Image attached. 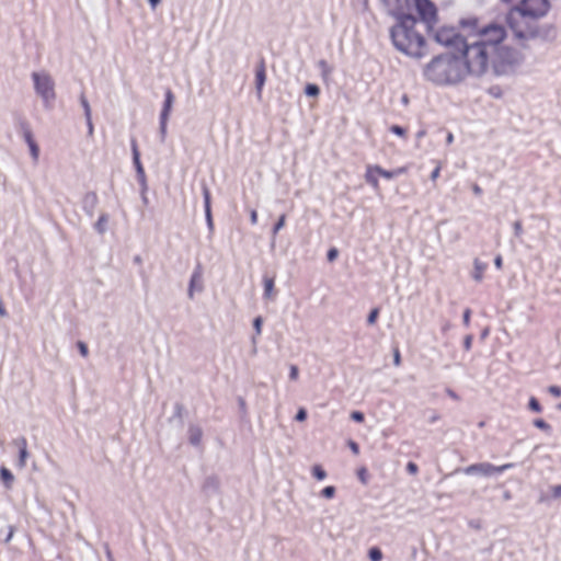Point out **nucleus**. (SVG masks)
Masks as SVG:
<instances>
[{
    "instance_id": "e433bc0d",
    "label": "nucleus",
    "mask_w": 561,
    "mask_h": 561,
    "mask_svg": "<svg viewBox=\"0 0 561 561\" xmlns=\"http://www.w3.org/2000/svg\"><path fill=\"white\" fill-rule=\"evenodd\" d=\"M262 323H263V320L261 317L254 318L253 328L255 330L256 335H261V333H262Z\"/></svg>"
},
{
    "instance_id": "2eb2a0df",
    "label": "nucleus",
    "mask_w": 561,
    "mask_h": 561,
    "mask_svg": "<svg viewBox=\"0 0 561 561\" xmlns=\"http://www.w3.org/2000/svg\"><path fill=\"white\" fill-rule=\"evenodd\" d=\"M203 432L197 425H190L188 427V439L193 446H199L202 443Z\"/></svg>"
},
{
    "instance_id": "7ed1b4c3",
    "label": "nucleus",
    "mask_w": 561,
    "mask_h": 561,
    "mask_svg": "<svg viewBox=\"0 0 561 561\" xmlns=\"http://www.w3.org/2000/svg\"><path fill=\"white\" fill-rule=\"evenodd\" d=\"M549 0H520L507 14L506 21L518 39L535 38L538 30L527 26L528 22H536L545 18L550 11Z\"/></svg>"
},
{
    "instance_id": "2f4dec72",
    "label": "nucleus",
    "mask_w": 561,
    "mask_h": 561,
    "mask_svg": "<svg viewBox=\"0 0 561 561\" xmlns=\"http://www.w3.org/2000/svg\"><path fill=\"white\" fill-rule=\"evenodd\" d=\"M318 66H319V68L321 69L323 77H328V76H330V75H331L332 69H331V67L328 65V62H327L325 60H320V61L318 62Z\"/></svg>"
},
{
    "instance_id": "864d4df0",
    "label": "nucleus",
    "mask_w": 561,
    "mask_h": 561,
    "mask_svg": "<svg viewBox=\"0 0 561 561\" xmlns=\"http://www.w3.org/2000/svg\"><path fill=\"white\" fill-rule=\"evenodd\" d=\"M78 347H79L80 354L83 357L88 356V347H87V345L83 342H79L78 343Z\"/></svg>"
},
{
    "instance_id": "39448f33",
    "label": "nucleus",
    "mask_w": 561,
    "mask_h": 561,
    "mask_svg": "<svg viewBox=\"0 0 561 561\" xmlns=\"http://www.w3.org/2000/svg\"><path fill=\"white\" fill-rule=\"evenodd\" d=\"M31 78L36 95L44 106H50L56 100L55 81L51 76L45 70H39L32 72Z\"/></svg>"
},
{
    "instance_id": "c85d7f7f",
    "label": "nucleus",
    "mask_w": 561,
    "mask_h": 561,
    "mask_svg": "<svg viewBox=\"0 0 561 561\" xmlns=\"http://www.w3.org/2000/svg\"><path fill=\"white\" fill-rule=\"evenodd\" d=\"M534 425L543 432H547V433L551 432V426L542 419H536L534 421Z\"/></svg>"
},
{
    "instance_id": "6e6552de",
    "label": "nucleus",
    "mask_w": 561,
    "mask_h": 561,
    "mask_svg": "<svg viewBox=\"0 0 561 561\" xmlns=\"http://www.w3.org/2000/svg\"><path fill=\"white\" fill-rule=\"evenodd\" d=\"M383 10L394 18L408 15L405 13L409 8V0H379Z\"/></svg>"
},
{
    "instance_id": "49530a36",
    "label": "nucleus",
    "mask_w": 561,
    "mask_h": 561,
    "mask_svg": "<svg viewBox=\"0 0 561 561\" xmlns=\"http://www.w3.org/2000/svg\"><path fill=\"white\" fill-rule=\"evenodd\" d=\"M351 417L355 422H363L364 421V414L362 412H359V411H353L351 413Z\"/></svg>"
},
{
    "instance_id": "6ab92c4d",
    "label": "nucleus",
    "mask_w": 561,
    "mask_h": 561,
    "mask_svg": "<svg viewBox=\"0 0 561 561\" xmlns=\"http://www.w3.org/2000/svg\"><path fill=\"white\" fill-rule=\"evenodd\" d=\"M311 471L312 476L319 481H322L327 478V472L320 465H313Z\"/></svg>"
},
{
    "instance_id": "f257e3e1",
    "label": "nucleus",
    "mask_w": 561,
    "mask_h": 561,
    "mask_svg": "<svg viewBox=\"0 0 561 561\" xmlns=\"http://www.w3.org/2000/svg\"><path fill=\"white\" fill-rule=\"evenodd\" d=\"M461 24L474 30V39L463 43L461 57L471 77L480 78L491 70L495 76H508L523 62V56L505 44L506 28L502 24L490 23L478 27L477 19L462 21Z\"/></svg>"
},
{
    "instance_id": "dca6fc26",
    "label": "nucleus",
    "mask_w": 561,
    "mask_h": 561,
    "mask_svg": "<svg viewBox=\"0 0 561 561\" xmlns=\"http://www.w3.org/2000/svg\"><path fill=\"white\" fill-rule=\"evenodd\" d=\"M18 444L20 447V449H19V467L24 468L26 465V459L28 457L27 444H26L25 438H21Z\"/></svg>"
},
{
    "instance_id": "bf43d9fd",
    "label": "nucleus",
    "mask_w": 561,
    "mask_h": 561,
    "mask_svg": "<svg viewBox=\"0 0 561 561\" xmlns=\"http://www.w3.org/2000/svg\"><path fill=\"white\" fill-rule=\"evenodd\" d=\"M552 494L554 497H561V484L554 485L552 488Z\"/></svg>"
},
{
    "instance_id": "b1692460",
    "label": "nucleus",
    "mask_w": 561,
    "mask_h": 561,
    "mask_svg": "<svg viewBox=\"0 0 561 561\" xmlns=\"http://www.w3.org/2000/svg\"><path fill=\"white\" fill-rule=\"evenodd\" d=\"M336 489L333 485H328L321 490V496L331 500L335 496Z\"/></svg>"
},
{
    "instance_id": "72a5a7b5",
    "label": "nucleus",
    "mask_w": 561,
    "mask_h": 561,
    "mask_svg": "<svg viewBox=\"0 0 561 561\" xmlns=\"http://www.w3.org/2000/svg\"><path fill=\"white\" fill-rule=\"evenodd\" d=\"M140 193H141V202L144 205H148L149 201L147 197L148 184L147 179H145V184H140Z\"/></svg>"
},
{
    "instance_id": "a211bd4d",
    "label": "nucleus",
    "mask_w": 561,
    "mask_h": 561,
    "mask_svg": "<svg viewBox=\"0 0 561 561\" xmlns=\"http://www.w3.org/2000/svg\"><path fill=\"white\" fill-rule=\"evenodd\" d=\"M264 285V298L267 300L274 299V279L271 277H264L263 279Z\"/></svg>"
},
{
    "instance_id": "7c9ffc66",
    "label": "nucleus",
    "mask_w": 561,
    "mask_h": 561,
    "mask_svg": "<svg viewBox=\"0 0 561 561\" xmlns=\"http://www.w3.org/2000/svg\"><path fill=\"white\" fill-rule=\"evenodd\" d=\"M96 202H98V197L94 193H88L85 196H84V204L90 206V208H94V206L96 205Z\"/></svg>"
},
{
    "instance_id": "aec40b11",
    "label": "nucleus",
    "mask_w": 561,
    "mask_h": 561,
    "mask_svg": "<svg viewBox=\"0 0 561 561\" xmlns=\"http://www.w3.org/2000/svg\"><path fill=\"white\" fill-rule=\"evenodd\" d=\"M107 225V215L102 214L95 222V229L99 233H104Z\"/></svg>"
},
{
    "instance_id": "a878e982",
    "label": "nucleus",
    "mask_w": 561,
    "mask_h": 561,
    "mask_svg": "<svg viewBox=\"0 0 561 561\" xmlns=\"http://www.w3.org/2000/svg\"><path fill=\"white\" fill-rule=\"evenodd\" d=\"M286 216L285 214L280 215L277 222L273 226L272 234L275 237L280 229L285 226Z\"/></svg>"
},
{
    "instance_id": "69168bd1",
    "label": "nucleus",
    "mask_w": 561,
    "mask_h": 561,
    "mask_svg": "<svg viewBox=\"0 0 561 561\" xmlns=\"http://www.w3.org/2000/svg\"><path fill=\"white\" fill-rule=\"evenodd\" d=\"M149 1V4H150V8L152 10H156V8L160 4L161 0H148Z\"/></svg>"
},
{
    "instance_id": "ea45409f",
    "label": "nucleus",
    "mask_w": 561,
    "mask_h": 561,
    "mask_svg": "<svg viewBox=\"0 0 561 561\" xmlns=\"http://www.w3.org/2000/svg\"><path fill=\"white\" fill-rule=\"evenodd\" d=\"M377 317H378V309L375 308L368 314V318H367L368 324H374L376 322Z\"/></svg>"
},
{
    "instance_id": "0e129e2a",
    "label": "nucleus",
    "mask_w": 561,
    "mask_h": 561,
    "mask_svg": "<svg viewBox=\"0 0 561 561\" xmlns=\"http://www.w3.org/2000/svg\"><path fill=\"white\" fill-rule=\"evenodd\" d=\"M0 317H7V310L4 308V305H3V301L2 299L0 298Z\"/></svg>"
},
{
    "instance_id": "774afa93",
    "label": "nucleus",
    "mask_w": 561,
    "mask_h": 561,
    "mask_svg": "<svg viewBox=\"0 0 561 561\" xmlns=\"http://www.w3.org/2000/svg\"><path fill=\"white\" fill-rule=\"evenodd\" d=\"M105 552L108 561H115L108 546L105 547Z\"/></svg>"
},
{
    "instance_id": "ddd939ff",
    "label": "nucleus",
    "mask_w": 561,
    "mask_h": 561,
    "mask_svg": "<svg viewBox=\"0 0 561 561\" xmlns=\"http://www.w3.org/2000/svg\"><path fill=\"white\" fill-rule=\"evenodd\" d=\"M265 83V66L261 62L255 72V89L257 96L261 98L262 89Z\"/></svg>"
},
{
    "instance_id": "a19ab883",
    "label": "nucleus",
    "mask_w": 561,
    "mask_h": 561,
    "mask_svg": "<svg viewBox=\"0 0 561 561\" xmlns=\"http://www.w3.org/2000/svg\"><path fill=\"white\" fill-rule=\"evenodd\" d=\"M339 255V251L337 249L335 248H331L329 251H328V254H327V257H328V261L329 262H333Z\"/></svg>"
},
{
    "instance_id": "9b49d317",
    "label": "nucleus",
    "mask_w": 561,
    "mask_h": 561,
    "mask_svg": "<svg viewBox=\"0 0 561 561\" xmlns=\"http://www.w3.org/2000/svg\"><path fill=\"white\" fill-rule=\"evenodd\" d=\"M131 152H133V162H134V165L136 169L139 184H145L146 174H145L144 167L140 162V153H139L138 146H137V142L135 139L131 140Z\"/></svg>"
},
{
    "instance_id": "e2e57ef3",
    "label": "nucleus",
    "mask_w": 561,
    "mask_h": 561,
    "mask_svg": "<svg viewBox=\"0 0 561 561\" xmlns=\"http://www.w3.org/2000/svg\"><path fill=\"white\" fill-rule=\"evenodd\" d=\"M13 534H14V528L12 526H10L9 533L7 534V537H5V542H9L12 539Z\"/></svg>"
},
{
    "instance_id": "338daca9",
    "label": "nucleus",
    "mask_w": 561,
    "mask_h": 561,
    "mask_svg": "<svg viewBox=\"0 0 561 561\" xmlns=\"http://www.w3.org/2000/svg\"><path fill=\"white\" fill-rule=\"evenodd\" d=\"M494 265H495L497 268H501V267H502V256H501V255H497V256L494 259Z\"/></svg>"
},
{
    "instance_id": "3c124183",
    "label": "nucleus",
    "mask_w": 561,
    "mask_h": 561,
    "mask_svg": "<svg viewBox=\"0 0 561 561\" xmlns=\"http://www.w3.org/2000/svg\"><path fill=\"white\" fill-rule=\"evenodd\" d=\"M470 316H471V311H470V309H466V310L463 311V316H462L463 324H465L466 327H468V325H469V323H470Z\"/></svg>"
},
{
    "instance_id": "473e14b6",
    "label": "nucleus",
    "mask_w": 561,
    "mask_h": 561,
    "mask_svg": "<svg viewBox=\"0 0 561 561\" xmlns=\"http://www.w3.org/2000/svg\"><path fill=\"white\" fill-rule=\"evenodd\" d=\"M390 131L393 133L394 135L401 137V138H405L407 136V130L399 126V125H393L390 127Z\"/></svg>"
},
{
    "instance_id": "58836bf2",
    "label": "nucleus",
    "mask_w": 561,
    "mask_h": 561,
    "mask_svg": "<svg viewBox=\"0 0 561 561\" xmlns=\"http://www.w3.org/2000/svg\"><path fill=\"white\" fill-rule=\"evenodd\" d=\"M298 376H299V370H298V367L296 365H291L289 367V378L291 380H297L298 379Z\"/></svg>"
},
{
    "instance_id": "4468645a",
    "label": "nucleus",
    "mask_w": 561,
    "mask_h": 561,
    "mask_svg": "<svg viewBox=\"0 0 561 561\" xmlns=\"http://www.w3.org/2000/svg\"><path fill=\"white\" fill-rule=\"evenodd\" d=\"M173 101H174V95H173L172 91L167 90L165 94H164V102H163L162 111L160 113V117L169 119V116H170V113L172 110V105H173Z\"/></svg>"
},
{
    "instance_id": "13d9d810",
    "label": "nucleus",
    "mask_w": 561,
    "mask_h": 561,
    "mask_svg": "<svg viewBox=\"0 0 561 561\" xmlns=\"http://www.w3.org/2000/svg\"><path fill=\"white\" fill-rule=\"evenodd\" d=\"M250 220L252 225H256L257 222V213L255 209L250 210Z\"/></svg>"
},
{
    "instance_id": "bb28decb",
    "label": "nucleus",
    "mask_w": 561,
    "mask_h": 561,
    "mask_svg": "<svg viewBox=\"0 0 561 561\" xmlns=\"http://www.w3.org/2000/svg\"><path fill=\"white\" fill-rule=\"evenodd\" d=\"M368 557H369L370 561H381L382 552L379 548L374 547V548L369 549Z\"/></svg>"
},
{
    "instance_id": "6e6d98bb",
    "label": "nucleus",
    "mask_w": 561,
    "mask_h": 561,
    "mask_svg": "<svg viewBox=\"0 0 561 561\" xmlns=\"http://www.w3.org/2000/svg\"><path fill=\"white\" fill-rule=\"evenodd\" d=\"M407 469L410 473L415 474L417 472V466L414 462H409Z\"/></svg>"
},
{
    "instance_id": "4be33fe9",
    "label": "nucleus",
    "mask_w": 561,
    "mask_h": 561,
    "mask_svg": "<svg viewBox=\"0 0 561 561\" xmlns=\"http://www.w3.org/2000/svg\"><path fill=\"white\" fill-rule=\"evenodd\" d=\"M204 489L205 490H210V491H218L219 489V481L216 479V478H208L206 479L205 483H204Z\"/></svg>"
},
{
    "instance_id": "c9c22d12",
    "label": "nucleus",
    "mask_w": 561,
    "mask_h": 561,
    "mask_svg": "<svg viewBox=\"0 0 561 561\" xmlns=\"http://www.w3.org/2000/svg\"><path fill=\"white\" fill-rule=\"evenodd\" d=\"M28 148H30V152H31V156L33 158V160L36 162L38 160V157H39V149H38V146L36 142L34 144H31V145H27Z\"/></svg>"
},
{
    "instance_id": "412c9836",
    "label": "nucleus",
    "mask_w": 561,
    "mask_h": 561,
    "mask_svg": "<svg viewBox=\"0 0 561 561\" xmlns=\"http://www.w3.org/2000/svg\"><path fill=\"white\" fill-rule=\"evenodd\" d=\"M0 477H1L2 481L8 486L12 483V481L14 479L13 474L11 473V471L9 469L4 468V467L0 468Z\"/></svg>"
},
{
    "instance_id": "8fccbe9b",
    "label": "nucleus",
    "mask_w": 561,
    "mask_h": 561,
    "mask_svg": "<svg viewBox=\"0 0 561 561\" xmlns=\"http://www.w3.org/2000/svg\"><path fill=\"white\" fill-rule=\"evenodd\" d=\"M347 445H348L350 449L353 451V454L358 455L359 447H358L357 443H355L354 440L351 439V440H348Z\"/></svg>"
},
{
    "instance_id": "cd10ccee",
    "label": "nucleus",
    "mask_w": 561,
    "mask_h": 561,
    "mask_svg": "<svg viewBox=\"0 0 561 561\" xmlns=\"http://www.w3.org/2000/svg\"><path fill=\"white\" fill-rule=\"evenodd\" d=\"M305 93L307 96H318L320 93V89L318 85L309 83L305 88Z\"/></svg>"
},
{
    "instance_id": "603ef678",
    "label": "nucleus",
    "mask_w": 561,
    "mask_h": 561,
    "mask_svg": "<svg viewBox=\"0 0 561 561\" xmlns=\"http://www.w3.org/2000/svg\"><path fill=\"white\" fill-rule=\"evenodd\" d=\"M393 364L394 366H399L401 364V355L398 348L393 352Z\"/></svg>"
},
{
    "instance_id": "a18cd8bd",
    "label": "nucleus",
    "mask_w": 561,
    "mask_h": 561,
    "mask_svg": "<svg viewBox=\"0 0 561 561\" xmlns=\"http://www.w3.org/2000/svg\"><path fill=\"white\" fill-rule=\"evenodd\" d=\"M205 218H206V224H207V227L210 231L214 230V224H213V217H211V211H205Z\"/></svg>"
},
{
    "instance_id": "c756f323",
    "label": "nucleus",
    "mask_w": 561,
    "mask_h": 561,
    "mask_svg": "<svg viewBox=\"0 0 561 561\" xmlns=\"http://www.w3.org/2000/svg\"><path fill=\"white\" fill-rule=\"evenodd\" d=\"M528 407L531 411L536 413H540L542 411V408L538 400L535 397H530L528 401Z\"/></svg>"
},
{
    "instance_id": "09e8293b",
    "label": "nucleus",
    "mask_w": 561,
    "mask_h": 561,
    "mask_svg": "<svg viewBox=\"0 0 561 561\" xmlns=\"http://www.w3.org/2000/svg\"><path fill=\"white\" fill-rule=\"evenodd\" d=\"M379 175L386 178V179H392L394 176V172L392 171H387V170H383L379 167Z\"/></svg>"
},
{
    "instance_id": "f03ea898",
    "label": "nucleus",
    "mask_w": 561,
    "mask_h": 561,
    "mask_svg": "<svg viewBox=\"0 0 561 561\" xmlns=\"http://www.w3.org/2000/svg\"><path fill=\"white\" fill-rule=\"evenodd\" d=\"M469 75L466 60L459 54L446 51L431 59L423 68V77L435 85H455Z\"/></svg>"
},
{
    "instance_id": "423d86ee",
    "label": "nucleus",
    "mask_w": 561,
    "mask_h": 561,
    "mask_svg": "<svg viewBox=\"0 0 561 561\" xmlns=\"http://www.w3.org/2000/svg\"><path fill=\"white\" fill-rule=\"evenodd\" d=\"M414 8L420 16V20L424 22L431 30L437 21V10L433 2L430 0H413Z\"/></svg>"
},
{
    "instance_id": "4c0bfd02",
    "label": "nucleus",
    "mask_w": 561,
    "mask_h": 561,
    "mask_svg": "<svg viewBox=\"0 0 561 561\" xmlns=\"http://www.w3.org/2000/svg\"><path fill=\"white\" fill-rule=\"evenodd\" d=\"M513 229H514V233L517 238H519L523 233V226H522V222L519 220H516L514 224H513Z\"/></svg>"
},
{
    "instance_id": "9d476101",
    "label": "nucleus",
    "mask_w": 561,
    "mask_h": 561,
    "mask_svg": "<svg viewBox=\"0 0 561 561\" xmlns=\"http://www.w3.org/2000/svg\"><path fill=\"white\" fill-rule=\"evenodd\" d=\"M458 37L459 35L453 27H442L436 32L435 35L436 41L444 46L456 43V38Z\"/></svg>"
},
{
    "instance_id": "680f3d73",
    "label": "nucleus",
    "mask_w": 561,
    "mask_h": 561,
    "mask_svg": "<svg viewBox=\"0 0 561 561\" xmlns=\"http://www.w3.org/2000/svg\"><path fill=\"white\" fill-rule=\"evenodd\" d=\"M472 191L477 196H480L482 194V188L478 184L472 185Z\"/></svg>"
},
{
    "instance_id": "393cba45",
    "label": "nucleus",
    "mask_w": 561,
    "mask_h": 561,
    "mask_svg": "<svg viewBox=\"0 0 561 561\" xmlns=\"http://www.w3.org/2000/svg\"><path fill=\"white\" fill-rule=\"evenodd\" d=\"M203 197H204V208H205V211H211V208H210V192H209V188L206 185L203 186Z\"/></svg>"
},
{
    "instance_id": "c03bdc74",
    "label": "nucleus",
    "mask_w": 561,
    "mask_h": 561,
    "mask_svg": "<svg viewBox=\"0 0 561 561\" xmlns=\"http://www.w3.org/2000/svg\"><path fill=\"white\" fill-rule=\"evenodd\" d=\"M24 139L27 145L34 144L35 140L33 139L32 131L28 128L24 129Z\"/></svg>"
},
{
    "instance_id": "f8f14e48",
    "label": "nucleus",
    "mask_w": 561,
    "mask_h": 561,
    "mask_svg": "<svg viewBox=\"0 0 561 561\" xmlns=\"http://www.w3.org/2000/svg\"><path fill=\"white\" fill-rule=\"evenodd\" d=\"M379 165H368L365 173V180L375 188L379 187Z\"/></svg>"
},
{
    "instance_id": "37998d69",
    "label": "nucleus",
    "mask_w": 561,
    "mask_h": 561,
    "mask_svg": "<svg viewBox=\"0 0 561 561\" xmlns=\"http://www.w3.org/2000/svg\"><path fill=\"white\" fill-rule=\"evenodd\" d=\"M548 391H549L550 394H552L556 398L561 397V388L558 387V386H550L548 388Z\"/></svg>"
},
{
    "instance_id": "4d7b16f0",
    "label": "nucleus",
    "mask_w": 561,
    "mask_h": 561,
    "mask_svg": "<svg viewBox=\"0 0 561 561\" xmlns=\"http://www.w3.org/2000/svg\"><path fill=\"white\" fill-rule=\"evenodd\" d=\"M366 469L365 468H360L358 470V477H359V480L365 484L367 482L366 480Z\"/></svg>"
},
{
    "instance_id": "5fc2aeb1",
    "label": "nucleus",
    "mask_w": 561,
    "mask_h": 561,
    "mask_svg": "<svg viewBox=\"0 0 561 561\" xmlns=\"http://www.w3.org/2000/svg\"><path fill=\"white\" fill-rule=\"evenodd\" d=\"M85 123H87V127H88V134L91 136L94 130L92 117L85 118Z\"/></svg>"
},
{
    "instance_id": "20e7f679",
    "label": "nucleus",
    "mask_w": 561,
    "mask_h": 561,
    "mask_svg": "<svg viewBox=\"0 0 561 561\" xmlns=\"http://www.w3.org/2000/svg\"><path fill=\"white\" fill-rule=\"evenodd\" d=\"M399 22L391 28L390 35L394 47L401 53L421 58L425 55V39L414 27L416 19L410 14L398 18Z\"/></svg>"
},
{
    "instance_id": "79ce46f5",
    "label": "nucleus",
    "mask_w": 561,
    "mask_h": 561,
    "mask_svg": "<svg viewBox=\"0 0 561 561\" xmlns=\"http://www.w3.org/2000/svg\"><path fill=\"white\" fill-rule=\"evenodd\" d=\"M296 421L304 422L307 419V412L304 408L299 409L297 411V414L295 416Z\"/></svg>"
},
{
    "instance_id": "0eeeda50",
    "label": "nucleus",
    "mask_w": 561,
    "mask_h": 561,
    "mask_svg": "<svg viewBox=\"0 0 561 561\" xmlns=\"http://www.w3.org/2000/svg\"><path fill=\"white\" fill-rule=\"evenodd\" d=\"M513 467V463H505L502 466H493L489 462H479L474 465H470L463 469V472L468 476L480 474L483 477H491L493 474L502 473L506 469Z\"/></svg>"
},
{
    "instance_id": "1a4fd4ad",
    "label": "nucleus",
    "mask_w": 561,
    "mask_h": 561,
    "mask_svg": "<svg viewBox=\"0 0 561 561\" xmlns=\"http://www.w3.org/2000/svg\"><path fill=\"white\" fill-rule=\"evenodd\" d=\"M203 271L202 266L197 265L190 278L188 287H187V296L188 298L193 299L195 296V293L203 291Z\"/></svg>"
},
{
    "instance_id": "5701e85b",
    "label": "nucleus",
    "mask_w": 561,
    "mask_h": 561,
    "mask_svg": "<svg viewBox=\"0 0 561 561\" xmlns=\"http://www.w3.org/2000/svg\"><path fill=\"white\" fill-rule=\"evenodd\" d=\"M80 103L84 112V118L92 117L91 107L84 94L80 95Z\"/></svg>"
},
{
    "instance_id": "f704fd0d",
    "label": "nucleus",
    "mask_w": 561,
    "mask_h": 561,
    "mask_svg": "<svg viewBox=\"0 0 561 561\" xmlns=\"http://www.w3.org/2000/svg\"><path fill=\"white\" fill-rule=\"evenodd\" d=\"M167 124H168V118H162L160 117V136H161V140L164 141L165 139V136H167Z\"/></svg>"
},
{
    "instance_id": "052dcab7",
    "label": "nucleus",
    "mask_w": 561,
    "mask_h": 561,
    "mask_svg": "<svg viewBox=\"0 0 561 561\" xmlns=\"http://www.w3.org/2000/svg\"><path fill=\"white\" fill-rule=\"evenodd\" d=\"M439 172H440V167H436V168L433 170L432 174H431V179H432L433 181H435V180L439 176Z\"/></svg>"
},
{
    "instance_id": "de8ad7c7",
    "label": "nucleus",
    "mask_w": 561,
    "mask_h": 561,
    "mask_svg": "<svg viewBox=\"0 0 561 561\" xmlns=\"http://www.w3.org/2000/svg\"><path fill=\"white\" fill-rule=\"evenodd\" d=\"M472 344V335H466L463 339V347L466 351H469L471 348Z\"/></svg>"
},
{
    "instance_id": "f3484780",
    "label": "nucleus",
    "mask_w": 561,
    "mask_h": 561,
    "mask_svg": "<svg viewBox=\"0 0 561 561\" xmlns=\"http://www.w3.org/2000/svg\"><path fill=\"white\" fill-rule=\"evenodd\" d=\"M486 268V264L476 259L473 261V274L472 277L476 282L480 283L483 279V273Z\"/></svg>"
}]
</instances>
